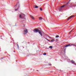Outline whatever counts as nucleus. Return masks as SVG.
<instances>
[{"instance_id": "obj_1", "label": "nucleus", "mask_w": 76, "mask_h": 76, "mask_svg": "<svg viewBox=\"0 0 76 76\" xmlns=\"http://www.w3.org/2000/svg\"><path fill=\"white\" fill-rule=\"evenodd\" d=\"M33 32H34V33H37V32H39V34H40L41 36H42V34L41 33V31L40 30H39V29L38 28H36L34 29L33 30Z\"/></svg>"}, {"instance_id": "obj_2", "label": "nucleus", "mask_w": 76, "mask_h": 76, "mask_svg": "<svg viewBox=\"0 0 76 76\" xmlns=\"http://www.w3.org/2000/svg\"><path fill=\"white\" fill-rule=\"evenodd\" d=\"M28 33V29L26 28H25L24 30V31H23V34L24 35H25L26 34Z\"/></svg>"}, {"instance_id": "obj_3", "label": "nucleus", "mask_w": 76, "mask_h": 76, "mask_svg": "<svg viewBox=\"0 0 76 76\" xmlns=\"http://www.w3.org/2000/svg\"><path fill=\"white\" fill-rule=\"evenodd\" d=\"M25 15L24 14H21L20 15V18H25Z\"/></svg>"}, {"instance_id": "obj_4", "label": "nucleus", "mask_w": 76, "mask_h": 76, "mask_svg": "<svg viewBox=\"0 0 76 76\" xmlns=\"http://www.w3.org/2000/svg\"><path fill=\"white\" fill-rule=\"evenodd\" d=\"M65 6V5H63V6H62L60 7L59 8V11H61V10L62 9V7H64Z\"/></svg>"}, {"instance_id": "obj_5", "label": "nucleus", "mask_w": 76, "mask_h": 76, "mask_svg": "<svg viewBox=\"0 0 76 76\" xmlns=\"http://www.w3.org/2000/svg\"><path fill=\"white\" fill-rule=\"evenodd\" d=\"M74 16H73V15H72V16H70L68 18V19L67 20H69V19H70V18H72V17H73Z\"/></svg>"}, {"instance_id": "obj_6", "label": "nucleus", "mask_w": 76, "mask_h": 76, "mask_svg": "<svg viewBox=\"0 0 76 76\" xmlns=\"http://www.w3.org/2000/svg\"><path fill=\"white\" fill-rule=\"evenodd\" d=\"M70 46V44L67 45L65 46V47H69Z\"/></svg>"}, {"instance_id": "obj_7", "label": "nucleus", "mask_w": 76, "mask_h": 76, "mask_svg": "<svg viewBox=\"0 0 76 76\" xmlns=\"http://www.w3.org/2000/svg\"><path fill=\"white\" fill-rule=\"evenodd\" d=\"M71 62H72V63H75V61H73V60H72L71 61Z\"/></svg>"}, {"instance_id": "obj_8", "label": "nucleus", "mask_w": 76, "mask_h": 76, "mask_svg": "<svg viewBox=\"0 0 76 76\" xmlns=\"http://www.w3.org/2000/svg\"><path fill=\"white\" fill-rule=\"evenodd\" d=\"M31 18H32V19H34V18L32 16H31Z\"/></svg>"}, {"instance_id": "obj_9", "label": "nucleus", "mask_w": 76, "mask_h": 76, "mask_svg": "<svg viewBox=\"0 0 76 76\" xmlns=\"http://www.w3.org/2000/svg\"><path fill=\"white\" fill-rule=\"evenodd\" d=\"M55 41V40L54 39H52L51 40V42H53V41Z\"/></svg>"}, {"instance_id": "obj_10", "label": "nucleus", "mask_w": 76, "mask_h": 76, "mask_svg": "<svg viewBox=\"0 0 76 76\" xmlns=\"http://www.w3.org/2000/svg\"><path fill=\"white\" fill-rule=\"evenodd\" d=\"M42 18L41 17H39V20H42Z\"/></svg>"}, {"instance_id": "obj_11", "label": "nucleus", "mask_w": 76, "mask_h": 76, "mask_svg": "<svg viewBox=\"0 0 76 76\" xmlns=\"http://www.w3.org/2000/svg\"><path fill=\"white\" fill-rule=\"evenodd\" d=\"M35 8H38V7L37 6H35Z\"/></svg>"}, {"instance_id": "obj_12", "label": "nucleus", "mask_w": 76, "mask_h": 76, "mask_svg": "<svg viewBox=\"0 0 76 76\" xmlns=\"http://www.w3.org/2000/svg\"><path fill=\"white\" fill-rule=\"evenodd\" d=\"M50 48H53V46H50L49 47Z\"/></svg>"}, {"instance_id": "obj_13", "label": "nucleus", "mask_w": 76, "mask_h": 76, "mask_svg": "<svg viewBox=\"0 0 76 76\" xmlns=\"http://www.w3.org/2000/svg\"><path fill=\"white\" fill-rule=\"evenodd\" d=\"M58 37H59V36L58 35L56 36V38H58Z\"/></svg>"}, {"instance_id": "obj_14", "label": "nucleus", "mask_w": 76, "mask_h": 76, "mask_svg": "<svg viewBox=\"0 0 76 76\" xmlns=\"http://www.w3.org/2000/svg\"><path fill=\"white\" fill-rule=\"evenodd\" d=\"M43 55H44V56H45L46 55H47V53H43Z\"/></svg>"}, {"instance_id": "obj_15", "label": "nucleus", "mask_w": 76, "mask_h": 76, "mask_svg": "<svg viewBox=\"0 0 76 76\" xmlns=\"http://www.w3.org/2000/svg\"><path fill=\"white\" fill-rule=\"evenodd\" d=\"M40 9L41 11H42V9L41 8H40Z\"/></svg>"}, {"instance_id": "obj_16", "label": "nucleus", "mask_w": 76, "mask_h": 76, "mask_svg": "<svg viewBox=\"0 0 76 76\" xmlns=\"http://www.w3.org/2000/svg\"><path fill=\"white\" fill-rule=\"evenodd\" d=\"M72 45H74L75 46H76V45H74L73 44H72Z\"/></svg>"}, {"instance_id": "obj_17", "label": "nucleus", "mask_w": 76, "mask_h": 76, "mask_svg": "<svg viewBox=\"0 0 76 76\" xmlns=\"http://www.w3.org/2000/svg\"><path fill=\"white\" fill-rule=\"evenodd\" d=\"M74 29H75V28H74L73 29L72 31H71V32H72V31H73V30H74Z\"/></svg>"}, {"instance_id": "obj_18", "label": "nucleus", "mask_w": 76, "mask_h": 76, "mask_svg": "<svg viewBox=\"0 0 76 76\" xmlns=\"http://www.w3.org/2000/svg\"><path fill=\"white\" fill-rule=\"evenodd\" d=\"M17 46H18V48H19V45H18V44L17 45Z\"/></svg>"}, {"instance_id": "obj_19", "label": "nucleus", "mask_w": 76, "mask_h": 76, "mask_svg": "<svg viewBox=\"0 0 76 76\" xmlns=\"http://www.w3.org/2000/svg\"><path fill=\"white\" fill-rule=\"evenodd\" d=\"M15 11H17V9H15Z\"/></svg>"}, {"instance_id": "obj_20", "label": "nucleus", "mask_w": 76, "mask_h": 76, "mask_svg": "<svg viewBox=\"0 0 76 76\" xmlns=\"http://www.w3.org/2000/svg\"><path fill=\"white\" fill-rule=\"evenodd\" d=\"M48 41H49V42H51V41L49 40H48Z\"/></svg>"}, {"instance_id": "obj_21", "label": "nucleus", "mask_w": 76, "mask_h": 76, "mask_svg": "<svg viewBox=\"0 0 76 76\" xmlns=\"http://www.w3.org/2000/svg\"><path fill=\"white\" fill-rule=\"evenodd\" d=\"M14 52H15V51H14Z\"/></svg>"}, {"instance_id": "obj_22", "label": "nucleus", "mask_w": 76, "mask_h": 76, "mask_svg": "<svg viewBox=\"0 0 76 76\" xmlns=\"http://www.w3.org/2000/svg\"><path fill=\"white\" fill-rule=\"evenodd\" d=\"M3 58H1V59H3Z\"/></svg>"}, {"instance_id": "obj_23", "label": "nucleus", "mask_w": 76, "mask_h": 76, "mask_svg": "<svg viewBox=\"0 0 76 76\" xmlns=\"http://www.w3.org/2000/svg\"><path fill=\"white\" fill-rule=\"evenodd\" d=\"M68 3H67V4H68Z\"/></svg>"}, {"instance_id": "obj_24", "label": "nucleus", "mask_w": 76, "mask_h": 76, "mask_svg": "<svg viewBox=\"0 0 76 76\" xmlns=\"http://www.w3.org/2000/svg\"><path fill=\"white\" fill-rule=\"evenodd\" d=\"M65 50H66V49H65Z\"/></svg>"}, {"instance_id": "obj_25", "label": "nucleus", "mask_w": 76, "mask_h": 76, "mask_svg": "<svg viewBox=\"0 0 76 76\" xmlns=\"http://www.w3.org/2000/svg\"><path fill=\"white\" fill-rule=\"evenodd\" d=\"M70 0H70L69 1H70Z\"/></svg>"}]
</instances>
